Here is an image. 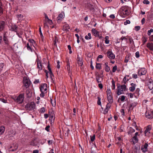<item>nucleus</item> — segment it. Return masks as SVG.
Masks as SVG:
<instances>
[{
    "mask_svg": "<svg viewBox=\"0 0 153 153\" xmlns=\"http://www.w3.org/2000/svg\"><path fill=\"white\" fill-rule=\"evenodd\" d=\"M126 86L125 85L117 86V94L118 95H120L121 94H124V92L126 91Z\"/></svg>",
    "mask_w": 153,
    "mask_h": 153,
    "instance_id": "1",
    "label": "nucleus"
},
{
    "mask_svg": "<svg viewBox=\"0 0 153 153\" xmlns=\"http://www.w3.org/2000/svg\"><path fill=\"white\" fill-rule=\"evenodd\" d=\"M119 12L120 15L123 16H127L128 15L129 12L128 10L126 7H122L119 10Z\"/></svg>",
    "mask_w": 153,
    "mask_h": 153,
    "instance_id": "2",
    "label": "nucleus"
},
{
    "mask_svg": "<svg viewBox=\"0 0 153 153\" xmlns=\"http://www.w3.org/2000/svg\"><path fill=\"white\" fill-rule=\"evenodd\" d=\"M147 72L146 70L143 68H139L138 71V75L139 76H141L145 75Z\"/></svg>",
    "mask_w": 153,
    "mask_h": 153,
    "instance_id": "3",
    "label": "nucleus"
},
{
    "mask_svg": "<svg viewBox=\"0 0 153 153\" xmlns=\"http://www.w3.org/2000/svg\"><path fill=\"white\" fill-rule=\"evenodd\" d=\"M24 98V94H21L17 97L16 100V101L19 104L22 103L23 101Z\"/></svg>",
    "mask_w": 153,
    "mask_h": 153,
    "instance_id": "4",
    "label": "nucleus"
},
{
    "mask_svg": "<svg viewBox=\"0 0 153 153\" xmlns=\"http://www.w3.org/2000/svg\"><path fill=\"white\" fill-rule=\"evenodd\" d=\"M35 104L33 102H31L30 104H27L25 106L26 109L28 110L31 111L33 110L35 108Z\"/></svg>",
    "mask_w": 153,
    "mask_h": 153,
    "instance_id": "5",
    "label": "nucleus"
},
{
    "mask_svg": "<svg viewBox=\"0 0 153 153\" xmlns=\"http://www.w3.org/2000/svg\"><path fill=\"white\" fill-rule=\"evenodd\" d=\"M23 83L24 85L26 88H28L30 85V82L29 79L27 77H24L23 78Z\"/></svg>",
    "mask_w": 153,
    "mask_h": 153,
    "instance_id": "6",
    "label": "nucleus"
},
{
    "mask_svg": "<svg viewBox=\"0 0 153 153\" xmlns=\"http://www.w3.org/2000/svg\"><path fill=\"white\" fill-rule=\"evenodd\" d=\"M36 62L37 63V68L39 69V71L41 70L42 69V61L41 59L37 57L36 60Z\"/></svg>",
    "mask_w": 153,
    "mask_h": 153,
    "instance_id": "7",
    "label": "nucleus"
},
{
    "mask_svg": "<svg viewBox=\"0 0 153 153\" xmlns=\"http://www.w3.org/2000/svg\"><path fill=\"white\" fill-rule=\"evenodd\" d=\"M107 55L110 59H113L115 58V55L111 51H108L107 53Z\"/></svg>",
    "mask_w": 153,
    "mask_h": 153,
    "instance_id": "8",
    "label": "nucleus"
},
{
    "mask_svg": "<svg viewBox=\"0 0 153 153\" xmlns=\"http://www.w3.org/2000/svg\"><path fill=\"white\" fill-rule=\"evenodd\" d=\"M47 89V85L45 83L42 84L40 88V90L42 92H45Z\"/></svg>",
    "mask_w": 153,
    "mask_h": 153,
    "instance_id": "9",
    "label": "nucleus"
},
{
    "mask_svg": "<svg viewBox=\"0 0 153 153\" xmlns=\"http://www.w3.org/2000/svg\"><path fill=\"white\" fill-rule=\"evenodd\" d=\"M136 85L133 83H131L130 84V86L129 88V91L131 92H133L135 90L136 86Z\"/></svg>",
    "mask_w": 153,
    "mask_h": 153,
    "instance_id": "10",
    "label": "nucleus"
},
{
    "mask_svg": "<svg viewBox=\"0 0 153 153\" xmlns=\"http://www.w3.org/2000/svg\"><path fill=\"white\" fill-rule=\"evenodd\" d=\"M146 117L148 119H151L153 117V111L152 112L146 111L145 113Z\"/></svg>",
    "mask_w": 153,
    "mask_h": 153,
    "instance_id": "11",
    "label": "nucleus"
},
{
    "mask_svg": "<svg viewBox=\"0 0 153 153\" xmlns=\"http://www.w3.org/2000/svg\"><path fill=\"white\" fill-rule=\"evenodd\" d=\"M151 130V128L150 126H147L144 131L145 136H148L149 135L150 131Z\"/></svg>",
    "mask_w": 153,
    "mask_h": 153,
    "instance_id": "12",
    "label": "nucleus"
},
{
    "mask_svg": "<svg viewBox=\"0 0 153 153\" xmlns=\"http://www.w3.org/2000/svg\"><path fill=\"white\" fill-rule=\"evenodd\" d=\"M147 47L149 50L151 51H153V43H152L148 42L146 45Z\"/></svg>",
    "mask_w": 153,
    "mask_h": 153,
    "instance_id": "13",
    "label": "nucleus"
},
{
    "mask_svg": "<svg viewBox=\"0 0 153 153\" xmlns=\"http://www.w3.org/2000/svg\"><path fill=\"white\" fill-rule=\"evenodd\" d=\"M65 16L64 13L63 12H62L60 14H59L57 18V20H61Z\"/></svg>",
    "mask_w": 153,
    "mask_h": 153,
    "instance_id": "14",
    "label": "nucleus"
},
{
    "mask_svg": "<svg viewBox=\"0 0 153 153\" xmlns=\"http://www.w3.org/2000/svg\"><path fill=\"white\" fill-rule=\"evenodd\" d=\"M18 148V146L16 145L13 146H11L9 148V151L10 152H14Z\"/></svg>",
    "mask_w": 153,
    "mask_h": 153,
    "instance_id": "15",
    "label": "nucleus"
},
{
    "mask_svg": "<svg viewBox=\"0 0 153 153\" xmlns=\"http://www.w3.org/2000/svg\"><path fill=\"white\" fill-rule=\"evenodd\" d=\"M148 146V145L147 143H146L144 145L143 147H142L141 148V149L142 152H145L147 151V147Z\"/></svg>",
    "mask_w": 153,
    "mask_h": 153,
    "instance_id": "16",
    "label": "nucleus"
},
{
    "mask_svg": "<svg viewBox=\"0 0 153 153\" xmlns=\"http://www.w3.org/2000/svg\"><path fill=\"white\" fill-rule=\"evenodd\" d=\"M86 7L90 10H94V6L91 4L88 3L85 5Z\"/></svg>",
    "mask_w": 153,
    "mask_h": 153,
    "instance_id": "17",
    "label": "nucleus"
},
{
    "mask_svg": "<svg viewBox=\"0 0 153 153\" xmlns=\"http://www.w3.org/2000/svg\"><path fill=\"white\" fill-rule=\"evenodd\" d=\"M140 88H137L135 90V92L134 93V97L137 98L139 97L140 95Z\"/></svg>",
    "mask_w": 153,
    "mask_h": 153,
    "instance_id": "18",
    "label": "nucleus"
},
{
    "mask_svg": "<svg viewBox=\"0 0 153 153\" xmlns=\"http://www.w3.org/2000/svg\"><path fill=\"white\" fill-rule=\"evenodd\" d=\"M96 80L98 83H101L103 80L102 78L99 75H97L96 77Z\"/></svg>",
    "mask_w": 153,
    "mask_h": 153,
    "instance_id": "19",
    "label": "nucleus"
},
{
    "mask_svg": "<svg viewBox=\"0 0 153 153\" xmlns=\"http://www.w3.org/2000/svg\"><path fill=\"white\" fill-rule=\"evenodd\" d=\"M33 45H31V44L29 43H27L26 45V47L27 50L31 52H32L33 51L32 49Z\"/></svg>",
    "mask_w": 153,
    "mask_h": 153,
    "instance_id": "20",
    "label": "nucleus"
},
{
    "mask_svg": "<svg viewBox=\"0 0 153 153\" xmlns=\"http://www.w3.org/2000/svg\"><path fill=\"white\" fill-rule=\"evenodd\" d=\"M30 146H37L36 138L32 140L30 142Z\"/></svg>",
    "mask_w": 153,
    "mask_h": 153,
    "instance_id": "21",
    "label": "nucleus"
},
{
    "mask_svg": "<svg viewBox=\"0 0 153 153\" xmlns=\"http://www.w3.org/2000/svg\"><path fill=\"white\" fill-rule=\"evenodd\" d=\"M91 31L95 36H99V33L95 29L93 28Z\"/></svg>",
    "mask_w": 153,
    "mask_h": 153,
    "instance_id": "22",
    "label": "nucleus"
},
{
    "mask_svg": "<svg viewBox=\"0 0 153 153\" xmlns=\"http://www.w3.org/2000/svg\"><path fill=\"white\" fill-rule=\"evenodd\" d=\"M5 22L3 21L0 22V32L4 28Z\"/></svg>",
    "mask_w": 153,
    "mask_h": 153,
    "instance_id": "23",
    "label": "nucleus"
},
{
    "mask_svg": "<svg viewBox=\"0 0 153 153\" xmlns=\"http://www.w3.org/2000/svg\"><path fill=\"white\" fill-rule=\"evenodd\" d=\"M104 65L105 66V71L106 72H109L110 70V68L108 65V63L107 62H105L104 63Z\"/></svg>",
    "mask_w": 153,
    "mask_h": 153,
    "instance_id": "24",
    "label": "nucleus"
},
{
    "mask_svg": "<svg viewBox=\"0 0 153 153\" xmlns=\"http://www.w3.org/2000/svg\"><path fill=\"white\" fill-rule=\"evenodd\" d=\"M47 68H48V70H49V72L48 73L50 74V77L51 78H52V76H53V75L52 72V71H51V69L50 68V67L49 64H48V66Z\"/></svg>",
    "mask_w": 153,
    "mask_h": 153,
    "instance_id": "25",
    "label": "nucleus"
},
{
    "mask_svg": "<svg viewBox=\"0 0 153 153\" xmlns=\"http://www.w3.org/2000/svg\"><path fill=\"white\" fill-rule=\"evenodd\" d=\"M132 141L133 142L134 144H135L137 143L138 141V139L137 137L136 136H134L131 139Z\"/></svg>",
    "mask_w": 153,
    "mask_h": 153,
    "instance_id": "26",
    "label": "nucleus"
},
{
    "mask_svg": "<svg viewBox=\"0 0 153 153\" xmlns=\"http://www.w3.org/2000/svg\"><path fill=\"white\" fill-rule=\"evenodd\" d=\"M112 96V95L107 96L108 101L110 103H111L113 102V100Z\"/></svg>",
    "mask_w": 153,
    "mask_h": 153,
    "instance_id": "27",
    "label": "nucleus"
},
{
    "mask_svg": "<svg viewBox=\"0 0 153 153\" xmlns=\"http://www.w3.org/2000/svg\"><path fill=\"white\" fill-rule=\"evenodd\" d=\"M17 17L19 21L20 22L23 20V16L21 14H19L17 15Z\"/></svg>",
    "mask_w": 153,
    "mask_h": 153,
    "instance_id": "28",
    "label": "nucleus"
},
{
    "mask_svg": "<svg viewBox=\"0 0 153 153\" xmlns=\"http://www.w3.org/2000/svg\"><path fill=\"white\" fill-rule=\"evenodd\" d=\"M69 29V26L68 24H65L63 26V30H68Z\"/></svg>",
    "mask_w": 153,
    "mask_h": 153,
    "instance_id": "29",
    "label": "nucleus"
},
{
    "mask_svg": "<svg viewBox=\"0 0 153 153\" xmlns=\"http://www.w3.org/2000/svg\"><path fill=\"white\" fill-rule=\"evenodd\" d=\"M4 130L5 128L4 126H2L0 127V135L4 133Z\"/></svg>",
    "mask_w": 153,
    "mask_h": 153,
    "instance_id": "30",
    "label": "nucleus"
},
{
    "mask_svg": "<svg viewBox=\"0 0 153 153\" xmlns=\"http://www.w3.org/2000/svg\"><path fill=\"white\" fill-rule=\"evenodd\" d=\"M66 68L69 74V73H71V70L69 63L68 62H67Z\"/></svg>",
    "mask_w": 153,
    "mask_h": 153,
    "instance_id": "31",
    "label": "nucleus"
},
{
    "mask_svg": "<svg viewBox=\"0 0 153 153\" xmlns=\"http://www.w3.org/2000/svg\"><path fill=\"white\" fill-rule=\"evenodd\" d=\"M125 99V97L124 95H122L120 96L119 98V100H120L121 102H123L124 101Z\"/></svg>",
    "mask_w": 153,
    "mask_h": 153,
    "instance_id": "32",
    "label": "nucleus"
},
{
    "mask_svg": "<svg viewBox=\"0 0 153 153\" xmlns=\"http://www.w3.org/2000/svg\"><path fill=\"white\" fill-rule=\"evenodd\" d=\"M129 76V75H126L124 77L123 79V81L125 84H126L127 82L129 80V79L127 78V77H128Z\"/></svg>",
    "mask_w": 153,
    "mask_h": 153,
    "instance_id": "33",
    "label": "nucleus"
},
{
    "mask_svg": "<svg viewBox=\"0 0 153 153\" xmlns=\"http://www.w3.org/2000/svg\"><path fill=\"white\" fill-rule=\"evenodd\" d=\"M85 38L86 39H90L91 38V34L90 33H88V35L85 36Z\"/></svg>",
    "mask_w": 153,
    "mask_h": 153,
    "instance_id": "34",
    "label": "nucleus"
},
{
    "mask_svg": "<svg viewBox=\"0 0 153 153\" xmlns=\"http://www.w3.org/2000/svg\"><path fill=\"white\" fill-rule=\"evenodd\" d=\"M3 41L6 45H8V41L6 37L5 36H3Z\"/></svg>",
    "mask_w": 153,
    "mask_h": 153,
    "instance_id": "35",
    "label": "nucleus"
},
{
    "mask_svg": "<svg viewBox=\"0 0 153 153\" xmlns=\"http://www.w3.org/2000/svg\"><path fill=\"white\" fill-rule=\"evenodd\" d=\"M133 108L134 107L131 106V104H130L128 106V113H130L131 111L133 109Z\"/></svg>",
    "mask_w": 153,
    "mask_h": 153,
    "instance_id": "36",
    "label": "nucleus"
},
{
    "mask_svg": "<svg viewBox=\"0 0 153 153\" xmlns=\"http://www.w3.org/2000/svg\"><path fill=\"white\" fill-rule=\"evenodd\" d=\"M55 117H54L53 114L51 115L49 117V120L51 122H53L54 120Z\"/></svg>",
    "mask_w": 153,
    "mask_h": 153,
    "instance_id": "37",
    "label": "nucleus"
},
{
    "mask_svg": "<svg viewBox=\"0 0 153 153\" xmlns=\"http://www.w3.org/2000/svg\"><path fill=\"white\" fill-rule=\"evenodd\" d=\"M112 85H111V89L113 90H114L115 89V82L113 79L111 81Z\"/></svg>",
    "mask_w": 153,
    "mask_h": 153,
    "instance_id": "38",
    "label": "nucleus"
},
{
    "mask_svg": "<svg viewBox=\"0 0 153 153\" xmlns=\"http://www.w3.org/2000/svg\"><path fill=\"white\" fill-rule=\"evenodd\" d=\"M29 43H28L31 44V45H33V47H34V44L35 43V41L33 40L32 39H30L29 40Z\"/></svg>",
    "mask_w": 153,
    "mask_h": 153,
    "instance_id": "39",
    "label": "nucleus"
},
{
    "mask_svg": "<svg viewBox=\"0 0 153 153\" xmlns=\"http://www.w3.org/2000/svg\"><path fill=\"white\" fill-rule=\"evenodd\" d=\"M96 68L98 69H100L101 68V65L100 63H96Z\"/></svg>",
    "mask_w": 153,
    "mask_h": 153,
    "instance_id": "40",
    "label": "nucleus"
},
{
    "mask_svg": "<svg viewBox=\"0 0 153 153\" xmlns=\"http://www.w3.org/2000/svg\"><path fill=\"white\" fill-rule=\"evenodd\" d=\"M77 63L79 65L81 66L83 64L82 60L80 59H78Z\"/></svg>",
    "mask_w": 153,
    "mask_h": 153,
    "instance_id": "41",
    "label": "nucleus"
},
{
    "mask_svg": "<svg viewBox=\"0 0 153 153\" xmlns=\"http://www.w3.org/2000/svg\"><path fill=\"white\" fill-rule=\"evenodd\" d=\"M105 43L106 44H108L109 42V41L108 40L109 37L108 36H106L105 37Z\"/></svg>",
    "mask_w": 153,
    "mask_h": 153,
    "instance_id": "42",
    "label": "nucleus"
},
{
    "mask_svg": "<svg viewBox=\"0 0 153 153\" xmlns=\"http://www.w3.org/2000/svg\"><path fill=\"white\" fill-rule=\"evenodd\" d=\"M51 103L53 107H55L56 106V101L55 100H53L51 99Z\"/></svg>",
    "mask_w": 153,
    "mask_h": 153,
    "instance_id": "43",
    "label": "nucleus"
},
{
    "mask_svg": "<svg viewBox=\"0 0 153 153\" xmlns=\"http://www.w3.org/2000/svg\"><path fill=\"white\" fill-rule=\"evenodd\" d=\"M106 93L107 94V96L109 95H112V94L111 93V91L110 89H107L106 91Z\"/></svg>",
    "mask_w": 153,
    "mask_h": 153,
    "instance_id": "44",
    "label": "nucleus"
},
{
    "mask_svg": "<svg viewBox=\"0 0 153 153\" xmlns=\"http://www.w3.org/2000/svg\"><path fill=\"white\" fill-rule=\"evenodd\" d=\"M130 60L129 56L127 55L125 57L124 62L126 63H127Z\"/></svg>",
    "mask_w": 153,
    "mask_h": 153,
    "instance_id": "45",
    "label": "nucleus"
},
{
    "mask_svg": "<svg viewBox=\"0 0 153 153\" xmlns=\"http://www.w3.org/2000/svg\"><path fill=\"white\" fill-rule=\"evenodd\" d=\"M142 41L143 44H144L147 41V38L144 37L142 38Z\"/></svg>",
    "mask_w": 153,
    "mask_h": 153,
    "instance_id": "46",
    "label": "nucleus"
},
{
    "mask_svg": "<svg viewBox=\"0 0 153 153\" xmlns=\"http://www.w3.org/2000/svg\"><path fill=\"white\" fill-rule=\"evenodd\" d=\"M45 108L42 107L40 109L39 112L40 113H43L45 112Z\"/></svg>",
    "mask_w": 153,
    "mask_h": 153,
    "instance_id": "47",
    "label": "nucleus"
},
{
    "mask_svg": "<svg viewBox=\"0 0 153 153\" xmlns=\"http://www.w3.org/2000/svg\"><path fill=\"white\" fill-rule=\"evenodd\" d=\"M153 32V29L152 28L151 29L149 30L148 31L147 34L148 36H149L151 35V33Z\"/></svg>",
    "mask_w": 153,
    "mask_h": 153,
    "instance_id": "48",
    "label": "nucleus"
},
{
    "mask_svg": "<svg viewBox=\"0 0 153 153\" xmlns=\"http://www.w3.org/2000/svg\"><path fill=\"white\" fill-rule=\"evenodd\" d=\"M91 137V142H93L94 141L95 138V134H94L93 136H90Z\"/></svg>",
    "mask_w": 153,
    "mask_h": 153,
    "instance_id": "49",
    "label": "nucleus"
},
{
    "mask_svg": "<svg viewBox=\"0 0 153 153\" xmlns=\"http://www.w3.org/2000/svg\"><path fill=\"white\" fill-rule=\"evenodd\" d=\"M68 48L69 51V53L70 54H71L72 53V51L71 50V48L70 45H68Z\"/></svg>",
    "mask_w": 153,
    "mask_h": 153,
    "instance_id": "50",
    "label": "nucleus"
},
{
    "mask_svg": "<svg viewBox=\"0 0 153 153\" xmlns=\"http://www.w3.org/2000/svg\"><path fill=\"white\" fill-rule=\"evenodd\" d=\"M135 132V130L134 129L132 128H131L130 129V130L128 132V133L129 134H130V133H132L133 132Z\"/></svg>",
    "mask_w": 153,
    "mask_h": 153,
    "instance_id": "51",
    "label": "nucleus"
},
{
    "mask_svg": "<svg viewBox=\"0 0 153 153\" xmlns=\"http://www.w3.org/2000/svg\"><path fill=\"white\" fill-rule=\"evenodd\" d=\"M137 102H134L131 103V104L134 108L137 105Z\"/></svg>",
    "mask_w": 153,
    "mask_h": 153,
    "instance_id": "52",
    "label": "nucleus"
},
{
    "mask_svg": "<svg viewBox=\"0 0 153 153\" xmlns=\"http://www.w3.org/2000/svg\"><path fill=\"white\" fill-rule=\"evenodd\" d=\"M0 101L3 103H6L7 102V100L2 98H0Z\"/></svg>",
    "mask_w": 153,
    "mask_h": 153,
    "instance_id": "53",
    "label": "nucleus"
},
{
    "mask_svg": "<svg viewBox=\"0 0 153 153\" xmlns=\"http://www.w3.org/2000/svg\"><path fill=\"white\" fill-rule=\"evenodd\" d=\"M98 101H97V104L99 105H101V98L99 97H98Z\"/></svg>",
    "mask_w": 153,
    "mask_h": 153,
    "instance_id": "54",
    "label": "nucleus"
},
{
    "mask_svg": "<svg viewBox=\"0 0 153 153\" xmlns=\"http://www.w3.org/2000/svg\"><path fill=\"white\" fill-rule=\"evenodd\" d=\"M143 3L144 4H149L150 2L148 0H144L143 1Z\"/></svg>",
    "mask_w": 153,
    "mask_h": 153,
    "instance_id": "55",
    "label": "nucleus"
},
{
    "mask_svg": "<svg viewBox=\"0 0 153 153\" xmlns=\"http://www.w3.org/2000/svg\"><path fill=\"white\" fill-rule=\"evenodd\" d=\"M4 66V65L3 63L0 64V72L2 70Z\"/></svg>",
    "mask_w": 153,
    "mask_h": 153,
    "instance_id": "56",
    "label": "nucleus"
},
{
    "mask_svg": "<svg viewBox=\"0 0 153 153\" xmlns=\"http://www.w3.org/2000/svg\"><path fill=\"white\" fill-rule=\"evenodd\" d=\"M130 23V21L129 20H127L124 22V25H126L128 24H129Z\"/></svg>",
    "mask_w": 153,
    "mask_h": 153,
    "instance_id": "57",
    "label": "nucleus"
},
{
    "mask_svg": "<svg viewBox=\"0 0 153 153\" xmlns=\"http://www.w3.org/2000/svg\"><path fill=\"white\" fill-rule=\"evenodd\" d=\"M117 69V66L116 65H115L112 68V71L113 72H114L116 71Z\"/></svg>",
    "mask_w": 153,
    "mask_h": 153,
    "instance_id": "58",
    "label": "nucleus"
},
{
    "mask_svg": "<svg viewBox=\"0 0 153 153\" xmlns=\"http://www.w3.org/2000/svg\"><path fill=\"white\" fill-rule=\"evenodd\" d=\"M45 20L46 22H48V20H49V19L48 18L47 15L45 13Z\"/></svg>",
    "mask_w": 153,
    "mask_h": 153,
    "instance_id": "59",
    "label": "nucleus"
},
{
    "mask_svg": "<svg viewBox=\"0 0 153 153\" xmlns=\"http://www.w3.org/2000/svg\"><path fill=\"white\" fill-rule=\"evenodd\" d=\"M135 56L137 58H138L140 57L139 52V51H137L136 52Z\"/></svg>",
    "mask_w": 153,
    "mask_h": 153,
    "instance_id": "60",
    "label": "nucleus"
},
{
    "mask_svg": "<svg viewBox=\"0 0 153 153\" xmlns=\"http://www.w3.org/2000/svg\"><path fill=\"white\" fill-rule=\"evenodd\" d=\"M134 95V93L132 94L131 93H130L128 94V95L129 96L130 98H133Z\"/></svg>",
    "mask_w": 153,
    "mask_h": 153,
    "instance_id": "61",
    "label": "nucleus"
},
{
    "mask_svg": "<svg viewBox=\"0 0 153 153\" xmlns=\"http://www.w3.org/2000/svg\"><path fill=\"white\" fill-rule=\"evenodd\" d=\"M120 112L122 115L124 116L125 115V111L123 109H122L120 110Z\"/></svg>",
    "mask_w": 153,
    "mask_h": 153,
    "instance_id": "62",
    "label": "nucleus"
},
{
    "mask_svg": "<svg viewBox=\"0 0 153 153\" xmlns=\"http://www.w3.org/2000/svg\"><path fill=\"white\" fill-rule=\"evenodd\" d=\"M140 28V27L139 26H136L135 27V29L136 31H137L139 30Z\"/></svg>",
    "mask_w": 153,
    "mask_h": 153,
    "instance_id": "63",
    "label": "nucleus"
},
{
    "mask_svg": "<svg viewBox=\"0 0 153 153\" xmlns=\"http://www.w3.org/2000/svg\"><path fill=\"white\" fill-rule=\"evenodd\" d=\"M132 77L133 78H134L135 79H137V74H132Z\"/></svg>",
    "mask_w": 153,
    "mask_h": 153,
    "instance_id": "64",
    "label": "nucleus"
}]
</instances>
